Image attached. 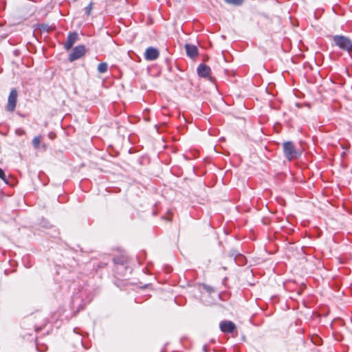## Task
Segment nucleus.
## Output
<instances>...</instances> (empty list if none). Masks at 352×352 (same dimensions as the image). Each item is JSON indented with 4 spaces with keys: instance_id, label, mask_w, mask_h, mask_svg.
<instances>
[{
    "instance_id": "obj_1",
    "label": "nucleus",
    "mask_w": 352,
    "mask_h": 352,
    "mask_svg": "<svg viewBox=\"0 0 352 352\" xmlns=\"http://www.w3.org/2000/svg\"><path fill=\"white\" fill-rule=\"evenodd\" d=\"M333 42L336 45L338 46L342 50L349 52H352V42L347 37L336 35L333 36Z\"/></svg>"
},
{
    "instance_id": "obj_2",
    "label": "nucleus",
    "mask_w": 352,
    "mask_h": 352,
    "mask_svg": "<svg viewBox=\"0 0 352 352\" xmlns=\"http://www.w3.org/2000/svg\"><path fill=\"white\" fill-rule=\"evenodd\" d=\"M283 151L285 157L289 160H292L297 158L300 153L296 149L294 144L292 142H287L283 143Z\"/></svg>"
},
{
    "instance_id": "obj_3",
    "label": "nucleus",
    "mask_w": 352,
    "mask_h": 352,
    "mask_svg": "<svg viewBox=\"0 0 352 352\" xmlns=\"http://www.w3.org/2000/svg\"><path fill=\"white\" fill-rule=\"evenodd\" d=\"M86 50L84 45H78L74 48L72 52L69 56V60L73 62L85 55Z\"/></svg>"
},
{
    "instance_id": "obj_4",
    "label": "nucleus",
    "mask_w": 352,
    "mask_h": 352,
    "mask_svg": "<svg viewBox=\"0 0 352 352\" xmlns=\"http://www.w3.org/2000/svg\"><path fill=\"white\" fill-rule=\"evenodd\" d=\"M17 91L16 89L11 90L7 104V110L9 111H13L15 109L16 101H17Z\"/></svg>"
},
{
    "instance_id": "obj_5",
    "label": "nucleus",
    "mask_w": 352,
    "mask_h": 352,
    "mask_svg": "<svg viewBox=\"0 0 352 352\" xmlns=\"http://www.w3.org/2000/svg\"><path fill=\"white\" fill-rule=\"evenodd\" d=\"M160 56V52L153 47H148L144 52V58L147 60H156Z\"/></svg>"
},
{
    "instance_id": "obj_6",
    "label": "nucleus",
    "mask_w": 352,
    "mask_h": 352,
    "mask_svg": "<svg viewBox=\"0 0 352 352\" xmlns=\"http://www.w3.org/2000/svg\"><path fill=\"white\" fill-rule=\"evenodd\" d=\"M78 38V34L76 32H70L67 38L65 43H64V47L66 50H69L74 44L77 41Z\"/></svg>"
},
{
    "instance_id": "obj_7",
    "label": "nucleus",
    "mask_w": 352,
    "mask_h": 352,
    "mask_svg": "<svg viewBox=\"0 0 352 352\" xmlns=\"http://www.w3.org/2000/svg\"><path fill=\"white\" fill-rule=\"evenodd\" d=\"M235 328V324L231 321H223L220 324V329L223 332L232 333Z\"/></svg>"
},
{
    "instance_id": "obj_8",
    "label": "nucleus",
    "mask_w": 352,
    "mask_h": 352,
    "mask_svg": "<svg viewBox=\"0 0 352 352\" xmlns=\"http://www.w3.org/2000/svg\"><path fill=\"white\" fill-rule=\"evenodd\" d=\"M185 49L187 55L192 58L196 57L198 55V49L194 45L186 44Z\"/></svg>"
},
{
    "instance_id": "obj_9",
    "label": "nucleus",
    "mask_w": 352,
    "mask_h": 352,
    "mask_svg": "<svg viewBox=\"0 0 352 352\" xmlns=\"http://www.w3.org/2000/svg\"><path fill=\"white\" fill-rule=\"evenodd\" d=\"M210 68L206 65H200L197 68V73L200 76L206 77L210 74Z\"/></svg>"
},
{
    "instance_id": "obj_10",
    "label": "nucleus",
    "mask_w": 352,
    "mask_h": 352,
    "mask_svg": "<svg viewBox=\"0 0 352 352\" xmlns=\"http://www.w3.org/2000/svg\"><path fill=\"white\" fill-rule=\"evenodd\" d=\"M108 65L106 63H100L98 66V71L99 73H105L107 71Z\"/></svg>"
},
{
    "instance_id": "obj_11",
    "label": "nucleus",
    "mask_w": 352,
    "mask_h": 352,
    "mask_svg": "<svg viewBox=\"0 0 352 352\" xmlns=\"http://www.w3.org/2000/svg\"><path fill=\"white\" fill-rule=\"evenodd\" d=\"M41 142V136H36L32 140V145L34 148H38Z\"/></svg>"
},
{
    "instance_id": "obj_12",
    "label": "nucleus",
    "mask_w": 352,
    "mask_h": 352,
    "mask_svg": "<svg viewBox=\"0 0 352 352\" xmlns=\"http://www.w3.org/2000/svg\"><path fill=\"white\" fill-rule=\"evenodd\" d=\"M227 3L232 4L234 6H240L242 4L243 0H224Z\"/></svg>"
},
{
    "instance_id": "obj_13",
    "label": "nucleus",
    "mask_w": 352,
    "mask_h": 352,
    "mask_svg": "<svg viewBox=\"0 0 352 352\" xmlns=\"http://www.w3.org/2000/svg\"><path fill=\"white\" fill-rule=\"evenodd\" d=\"M92 6H93L92 3H90L89 4V6L85 8V13H86L87 15H89L90 14L91 10H92V8H93Z\"/></svg>"
},
{
    "instance_id": "obj_14",
    "label": "nucleus",
    "mask_w": 352,
    "mask_h": 352,
    "mask_svg": "<svg viewBox=\"0 0 352 352\" xmlns=\"http://www.w3.org/2000/svg\"><path fill=\"white\" fill-rule=\"evenodd\" d=\"M0 178H1L6 183H8L6 179V175L3 170L0 168Z\"/></svg>"
},
{
    "instance_id": "obj_15",
    "label": "nucleus",
    "mask_w": 352,
    "mask_h": 352,
    "mask_svg": "<svg viewBox=\"0 0 352 352\" xmlns=\"http://www.w3.org/2000/svg\"><path fill=\"white\" fill-rule=\"evenodd\" d=\"M168 221H170L171 219L170 218H167Z\"/></svg>"
}]
</instances>
